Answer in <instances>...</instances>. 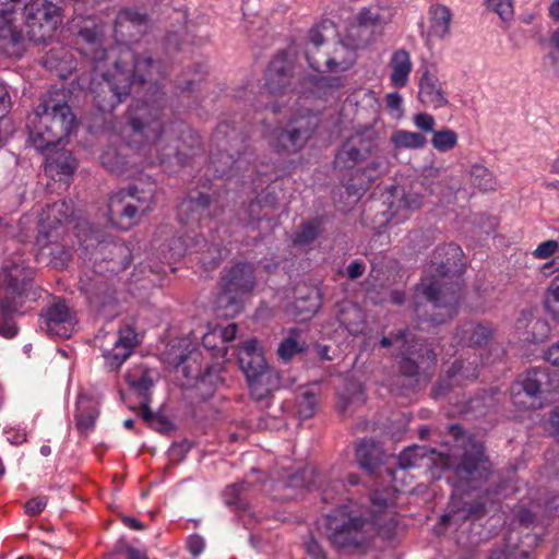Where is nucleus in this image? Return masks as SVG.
Returning a JSON list of instances; mask_svg holds the SVG:
<instances>
[{"mask_svg": "<svg viewBox=\"0 0 559 559\" xmlns=\"http://www.w3.org/2000/svg\"><path fill=\"white\" fill-rule=\"evenodd\" d=\"M170 259L177 260L183 257L188 252V246L181 237H175L171 239L169 246Z\"/></svg>", "mask_w": 559, "mask_h": 559, "instance_id": "bf43d9fd", "label": "nucleus"}, {"mask_svg": "<svg viewBox=\"0 0 559 559\" xmlns=\"http://www.w3.org/2000/svg\"><path fill=\"white\" fill-rule=\"evenodd\" d=\"M391 69L390 82L394 87L402 88L409 81V74L413 70L411 55L405 49L395 50L389 61Z\"/></svg>", "mask_w": 559, "mask_h": 559, "instance_id": "5701e85b", "label": "nucleus"}, {"mask_svg": "<svg viewBox=\"0 0 559 559\" xmlns=\"http://www.w3.org/2000/svg\"><path fill=\"white\" fill-rule=\"evenodd\" d=\"M487 5L496 12L502 21H509L513 16L512 0H487Z\"/></svg>", "mask_w": 559, "mask_h": 559, "instance_id": "8fccbe9b", "label": "nucleus"}, {"mask_svg": "<svg viewBox=\"0 0 559 559\" xmlns=\"http://www.w3.org/2000/svg\"><path fill=\"white\" fill-rule=\"evenodd\" d=\"M418 99L419 102L432 109L444 108L449 105L448 94L443 87V83L438 75L426 69L418 82Z\"/></svg>", "mask_w": 559, "mask_h": 559, "instance_id": "f3484780", "label": "nucleus"}, {"mask_svg": "<svg viewBox=\"0 0 559 559\" xmlns=\"http://www.w3.org/2000/svg\"><path fill=\"white\" fill-rule=\"evenodd\" d=\"M477 376L478 366L476 359L473 361L456 360L448 371L449 385L443 389L442 384H440L438 394L443 393L449 386L463 385L467 381L476 379Z\"/></svg>", "mask_w": 559, "mask_h": 559, "instance_id": "bb28decb", "label": "nucleus"}, {"mask_svg": "<svg viewBox=\"0 0 559 559\" xmlns=\"http://www.w3.org/2000/svg\"><path fill=\"white\" fill-rule=\"evenodd\" d=\"M100 160L103 166L111 173L121 175L126 171V162L115 148H108L100 156Z\"/></svg>", "mask_w": 559, "mask_h": 559, "instance_id": "a18cd8bd", "label": "nucleus"}, {"mask_svg": "<svg viewBox=\"0 0 559 559\" xmlns=\"http://www.w3.org/2000/svg\"><path fill=\"white\" fill-rule=\"evenodd\" d=\"M104 34L103 26L94 25L92 28L88 26H85L80 29L79 36L82 38L86 44H88L92 49L94 50L100 43V37Z\"/></svg>", "mask_w": 559, "mask_h": 559, "instance_id": "3c124183", "label": "nucleus"}, {"mask_svg": "<svg viewBox=\"0 0 559 559\" xmlns=\"http://www.w3.org/2000/svg\"><path fill=\"white\" fill-rule=\"evenodd\" d=\"M356 50L342 39L334 45L332 52L324 51L320 56H312V49L308 52L309 66L318 72H345L356 62Z\"/></svg>", "mask_w": 559, "mask_h": 559, "instance_id": "2eb2a0df", "label": "nucleus"}, {"mask_svg": "<svg viewBox=\"0 0 559 559\" xmlns=\"http://www.w3.org/2000/svg\"><path fill=\"white\" fill-rule=\"evenodd\" d=\"M11 107L9 92L2 83H0V119L5 116Z\"/></svg>", "mask_w": 559, "mask_h": 559, "instance_id": "0e129e2a", "label": "nucleus"}, {"mask_svg": "<svg viewBox=\"0 0 559 559\" xmlns=\"http://www.w3.org/2000/svg\"><path fill=\"white\" fill-rule=\"evenodd\" d=\"M299 331L296 329L289 330L288 336L284 338L277 349L281 359L287 361L297 353L304 350V343L299 342Z\"/></svg>", "mask_w": 559, "mask_h": 559, "instance_id": "4c0bfd02", "label": "nucleus"}, {"mask_svg": "<svg viewBox=\"0 0 559 559\" xmlns=\"http://www.w3.org/2000/svg\"><path fill=\"white\" fill-rule=\"evenodd\" d=\"M255 285L254 270L249 263H238L224 275L223 292L216 299V312L222 317H234L241 309V300Z\"/></svg>", "mask_w": 559, "mask_h": 559, "instance_id": "6e6552de", "label": "nucleus"}, {"mask_svg": "<svg viewBox=\"0 0 559 559\" xmlns=\"http://www.w3.org/2000/svg\"><path fill=\"white\" fill-rule=\"evenodd\" d=\"M424 204L423 195L419 193H404L399 200L397 205H392L391 217L388 223H401L406 221L411 214L419 210Z\"/></svg>", "mask_w": 559, "mask_h": 559, "instance_id": "c756f323", "label": "nucleus"}, {"mask_svg": "<svg viewBox=\"0 0 559 559\" xmlns=\"http://www.w3.org/2000/svg\"><path fill=\"white\" fill-rule=\"evenodd\" d=\"M316 477H318L316 467L307 466L300 474H287L280 484L287 487L311 486L317 484Z\"/></svg>", "mask_w": 559, "mask_h": 559, "instance_id": "58836bf2", "label": "nucleus"}, {"mask_svg": "<svg viewBox=\"0 0 559 559\" xmlns=\"http://www.w3.org/2000/svg\"><path fill=\"white\" fill-rule=\"evenodd\" d=\"M426 450L421 447H412L404 450L399 456V465L401 468H411L418 466L424 459Z\"/></svg>", "mask_w": 559, "mask_h": 559, "instance_id": "c03bdc74", "label": "nucleus"}, {"mask_svg": "<svg viewBox=\"0 0 559 559\" xmlns=\"http://www.w3.org/2000/svg\"><path fill=\"white\" fill-rule=\"evenodd\" d=\"M319 308V295L316 289H311L306 296L296 298L292 308V316L297 320H309Z\"/></svg>", "mask_w": 559, "mask_h": 559, "instance_id": "72a5a7b5", "label": "nucleus"}, {"mask_svg": "<svg viewBox=\"0 0 559 559\" xmlns=\"http://www.w3.org/2000/svg\"><path fill=\"white\" fill-rule=\"evenodd\" d=\"M430 28L429 36L444 38L450 33L452 21L451 10L443 4H433L429 9Z\"/></svg>", "mask_w": 559, "mask_h": 559, "instance_id": "7c9ffc66", "label": "nucleus"}, {"mask_svg": "<svg viewBox=\"0 0 559 559\" xmlns=\"http://www.w3.org/2000/svg\"><path fill=\"white\" fill-rule=\"evenodd\" d=\"M376 34L372 29L367 26L360 25L353 16L348 26L346 27L343 39L346 40L347 45L355 49L365 48L374 41Z\"/></svg>", "mask_w": 559, "mask_h": 559, "instance_id": "2f4dec72", "label": "nucleus"}, {"mask_svg": "<svg viewBox=\"0 0 559 559\" xmlns=\"http://www.w3.org/2000/svg\"><path fill=\"white\" fill-rule=\"evenodd\" d=\"M238 360L246 374L272 370L266 365L262 349L258 346L255 338L248 340L238 352Z\"/></svg>", "mask_w": 559, "mask_h": 559, "instance_id": "4be33fe9", "label": "nucleus"}, {"mask_svg": "<svg viewBox=\"0 0 559 559\" xmlns=\"http://www.w3.org/2000/svg\"><path fill=\"white\" fill-rule=\"evenodd\" d=\"M354 17L360 25L380 34L382 28L392 21L393 10L386 4L372 3L360 8Z\"/></svg>", "mask_w": 559, "mask_h": 559, "instance_id": "412c9836", "label": "nucleus"}, {"mask_svg": "<svg viewBox=\"0 0 559 559\" xmlns=\"http://www.w3.org/2000/svg\"><path fill=\"white\" fill-rule=\"evenodd\" d=\"M461 255L462 250L455 245L438 248L431 265V269L433 265L437 267L417 287V292L427 299L432 324H442L456 313L462 284L459 270H452V265L457 266L456 260L460 261Z\"/></svg>", "mask_w": 559, "mask_h": 559, "instance_id": "7ed1b4c3", "label": "nucleus"}, {"mask_svg": "<svg viewBox=\"0 0 559 559\" xmlns=\"http://www.w3.org/2000/svg\"><path fill=\"white\" fill-rule=\"evenodd\" d=\"M367 525L362 508L350 501L326 516L325 533L335 547H358L366 540Z\"/></svg>", "mask_w": 559, "mask_h": 559, "instance_id": "423d86ee", "label": "nucleus"}, {"mask_svg": "<svg viewBox=\"0 0 559 559\" xmlns=\"http://www.w3.org/2000/svg\"><path fill=\"white\" fill-rule=\"evenodd\" d=\"M46 506H47L46 497L40 496V497L32 498L24 506L25 513L29 516H36L44 511Z\"/></svg>", "mask_w": 559, "mask_h": 559, "instance_id": "13d9d810", "label": "nucleus"}, {"mask_svg": "<svg viewBox=\"0 0 559 559\" xmlns=\"http://www.w3.org/2000/svg\"><path fill=\"white\" fill-rule=\"evenodd\" d=\"M75 228L78 229L76 237L79 238L80 245L84 246L85 249L100 242V236L91 228L87 222L78 224Z\"/></svg>", "mask_w": 559, "mask_h": 559, "instance_id": "49530a36", "label": "nucleus"}, {"mask_svg": "<svg viewBox=\"0 0 559 559\" xmlns=\"http://www.w3.org/2000/svg\"><path fill=\"white\" fill-rule=\"evenodd\" d=\"M451 432L454 439L453 444L440 452L441 464L445 468L454 469L451 511H465V518H479L485 512L483 503L467 506L464 502V506L461 507V500L471 491L489 495L488 488H485L484 485L490 474V464L481 442L463 432L459 426H452Z\"/></svg>", "mask_w": 559, "mask_h": 559, "instance_id": "f03ea898", "label": "nucleus"}, {"mask_svg": "<svg viewBox=\"0 0 559 559\" xmlns=\"http://www.w3.org/2000/svg\"><path fill=\"white\" fill-rule=\"evenodd\" d=\"M19 4L21 0H0V50L13 58L22 57L26 49V36L17 24Z\"/></svg>", "mask_w": 559, "mask_h": 559, "instance_id": "f8f14e48", "label": "nucleus"}, {"mask_svg": "<svg viewBox=\"0 0 559 559\" xmlns=\"http://www.w3.org/2000/svg\"><path fill=\"white\" fill-rule=\"evenodd\" d=\"M250 393L255 400H263L280 385V379L274 370L246 374Z\"/></svg>", "mask_w": 559, "mask_h": 559, "instance_id": "393cba45", "label": "nucleus"}, {"mask_svg": "<svg viewBox=\"0 0 559 559\" xmlns=\"http://www.w3.org/2000/svg\"><path fill=\"white\" fill-rule=\"evenodd\" d=\"M156 185L134 186L120 190L110 197L108 203L109 218L119 229L128 230L140 219V212L151 210L155 201Z\"/></svg>", "mask_w": 559, "mask_h": 559, "instance_id": "0eeeda50", "label": "nucleus"}, {"mask_svg": "<svg viewBox=\"0 0 559 559\" xmlns=\"http://www.w3.org/2000/svg\"><path fill=\"white\" fill-rule=\"evenodd\" d=\"M70 218V206L66 201L56 202L52 205H48L40 215L39 219V233L37 241L43 246L46 245L44 241L52 237L58 236L59 225L67 223Z\"/></svg>", "mask_w": 559, "mask_h": 559, "instance_id": "6ab92c4d", "label": "nucleus"}, {"mask_svg": "<svg viewBox=\"0 0 559 559\" xmlns=\"http://www.w3.org/2000/svg\"><path fill=\"white\" fill-rule=\"evenodd\" d=\"M491 334L492 326L488 323L466 322L457 329L455 340L462 346H480L487 343Z\"/></svg>", "mask_w": 559, "mask_h": 559, "instance_id": "b1692460", "label": "nucleus"}, {"mask_svg": "<svg viewBox=\"0 0 559 559\" xmlns=\"http://www.w3.org/2000/svg\"><path fill=\"white\" fill-rule=\"evenodd\" d=\"M551 392L550 374L545 368H533L522 373L511 386V401L523 411L546 405Z\"/></svg>", "mask_w": 559, "mask_h": 559, "instance_id": "1a4fd4ad", "label": "nucleus"}, {"mask_svg": "<svg viewBox=\"0 0 559 559\" xmlns=\"http://www.w3.org/2000/svg\"><path fill=\"white\" fill-rule=\"evenodd\" d=\"M472 183L483 191H493L497 189V179L493 174L484 165L475 164L471 167Z\"/></svg>", "mask_w": 559, "mask_h": 559, "instance_id": "c9c22d12", "label": "nucleus"}, {"mask_svg": "<svg viewBox=\"0 0 559 559\" xmlns=\"http://www.w3.org/2000/svg\"><path fill=\"white\" fill-rule=\"evenodd\" d=\"M29 142L38 151L55 147L68 139L76 119L64 93L49 92L27 116Z\"/></svg>", "mask_w": 559, "mask_h": 559, "instance_id": "20e7f679", "label": "nucleus"}, {"mask_svg": "<svg viewBox=\"0 0 559 559\" xmlns=\"http://www.w3.org/2000/svg\"><path fill=\"white\" fill-rule=\"evenodd\" d=\"M187 546H188L189 551L193 556H198L203 551L205 543L201 536L192 535L189 537Z\"/></svg>", "mask_w": 559, "mask_h": 559, "instance_id": "680f3d73", "label": "nucleus"}, {"mask_svg": "<svg viewBox=\"0 0 559 559\" xmlns=\"http://www.w3.org/2000/svg\"><path fill=\"white\" fill-rule=\"evenodd\" d=\"M7 441L13 445H21L27 440V433L24 428L8 427L4 429Z\"/></svg>", "mask_w": 559, "mask_h": 559, "instance_id": "6e6d98bb", "label": "nucleus"}, {"mask_svg": "<svg viewBox=\"0 0 559 559\" xmlns=\"http://www.w3.org/2000/svg\"><path fill=\"white\" fill-rule=\"evenodd\" d=\"M545 305L551 311L559 310V276L555 277L549 284L545 296Z\"/></svg>", "mask_w": 559, "mask_h": 559, "instance_id": "603ef678", "label": "nucleus"}, {"mask_svg": "<svg viewBox=\"0 0 559 559\" xmlns=\"http://www.w3.org/2000/svg\"><path fill=\"white\" fill-rule=\"evenodd\" d=\"M31 293V280L19 265L5 266L0 274V335L10 338L16 334L13 314L23 312Z\"/></svg>", "mask_w": 559, "mask_h": 559, "instance_id": "39448f33", "label": "nucleus"}, {"mask_svg": "<svg viewBox=\"0 0 559 559\" xmlns=\"http://www.w3.org/2000/svg\"><path fill=\"white\" fill-rule=\"evenodd\" d=\"M356 459L362 469L372 473L381 463L382 450L373 440H362L356 449Z\"/></svg>", "mask_w": 559, "mask_h": 559, "instance_id": "c85d7f7f", "label": "nucleus"}, {"mask_svg": "<svg viewBox=\"0 0 559 559\" xmlns=\"http://www.w3.org/2000/svg\"><path fill=\"white\" fill-rule=\"evenodd\" d=\"M414 124L424 132H432L435 131L436 120L435 118L426 112H420L414 116L413 118Z\"/></svg>", "mask_w": 559, "mask_h": 559, "instance_id": "4d7b16f0", "label": "nucleus"}, {"mask_svg": "<svg viewBox=\"0 0 559 559\" xmlns=\"http://www.w3.org/2000/svg\"><path fill=\"white\" fill-rule=\"evenodd\" d=\"M459 142V134L449 128L435 130L431 138V145L438 152L447 153L452 151Z\"/></svg>", "mask_w": 559, "mask_h": 559, "instance_id": "e433bc0d", "label": "nucleus"}, {"mask_svg": "<svg viewBox=\"0 0 559 559\" xmlns=\"http://www.w3.org/2000/svg\"><path fill=\"white\" fill-rule=\"evenodd\" d=\"M316 405V395L311 392H305L302 400L298 404V413L300 416L308 418L313 415Z\"/></svg>", "mask_w": 559, "mask_h": 559, "instance_id": "5fc2aeb1", "label": "nucleus"}, {"mask_svg": "<svg viewBox=\"0 0 559 559\" xmlns=\"http://www.w3.org/2000/svg\"><path fill=\"white\" fill-rule=\"evenodd\" d=\"M395 501L393 490L386 488L383 491H373L370 496L371 502V519L376 522L377 514L381 513L389 506H392Z\"/></svg>", "mask_w": 559, "mask_h": 559, "instance_id": "79ce46f5", "label": "nucleus"}, {"mask_svg": "<svg viewBox=\"0 0 559 559\" xmlns=\"http://www.w3.org/2000/svg\"><path fill=\"white\" fill-rule=\"evenodd\" d=\"M74 312L61 300H53L43 310L39 326L48 335L68 338L72 335L76 325Z\"/></svg>", "mask_w": 559, "mask_h": 559, "instance_id": "ddd939ff", "label": "nucleus"}, {"mask_svg": "<svg viewBox=\"0 0 559 559\" xmlns=\"http://www.w3.org/2000/svg\"><path fill=\"white\" fill-rule=\"evenodd\" d=\"M94 53L95 76L90 88L95 95L96 106L103 111L112 110L132 90L136 94H151L150 99L138 102L129 110L132 141L144 155H150L148 164L156 160L164 163L171 154H181L182 147L179 145H175L170 152L159 154L169 145V138L159 121L160 97L157 96L156 82L160 74L151 57L140 58L132 48L122 44L111 47L100 56L96 50Z\"/></svg>", "mask_w": 559, "mask_h": 559, "instance_id": "f257e3e1", "label": "nucleus"}, {"mask_svg": "<svg viewBox=\"0 0 559 559\" xmlns=\"http://www.w3.org/2000/svg\"><path fill=\"white\" fill-rule=\"evenodd\" d=\"M76 169V160L69 151H58L46 158L45 171L51 178L58 175L71 176Z\"/></svg>", "mask_w": 559, "mask_h": 559, "instance_id": "cd10ccee", "label": "nucleus"}, {"mask_svg": "<svg viewBox=\"0 0 559 559\" xmlns=\"http://www.w3.org/2000/svg\"><path fill=\"white\" fill-rule=\"evenodd\" d=\"M380 343L383 347L395 345L400 348L401 355L404 358L402 369L405 374L413 376L417 372V364L413 360V356L415 355V350L413 348L415 345L409 344L411 340L408 338V332H400L394 340L384 336Z\"/></svg>", "mask_w": 559, "mask_h": 559, "instance_id": "a878e982", "label": "nucleus"}, {"mask_svg": "<svg viewBox=\"0 0 559 559\" xmlns=\"http://www.w3.org/2000/svg\"><path fill=\"white\" fill-rule=\"evenodd\" d=\"M365 272V264L361 261H354L347 267V276L350 280L360 277Z\"/></svg>", "mask_w": 559, "mask_h": 559, "instance_id": "338daca9", "label": "nucleus"}, {"mask_svg": "<svg viewBox=\"0 0 559 559\" xmlns=\"http://www.w3.org/2000/svg\"><path fill=\"white\" fill-rule=\"evenodd\" d=\"M515 333L520 341L544 342L550 334L548 322L531 312H522L515 322Z\"/></svg>", "mask_w": 559, "mask_h": 559, "instance_id": "aec40b11", "label": "nucleus"}, {"mask_svg": "<svg viewBox=\"0 0 559 559\" xmlns=\"http://www.w3.org/2000/svg\"><path fill=\"white\" fill-rule=\"evenodd\" d=\"M24 25L34 43L50 39L61 24V9L48 0H32L24 5Z\"/></svg>", "mask_w": 559, "mask_h": 559, "instance_id": "9d476101", "label": "nucleus"}, {"mask_svg": "<svg viewBox=\"0 0 559 559\" xmlns=\"http://www.w3.org/2000/svg\"><path fill=\"white\" fill-rule=\"evenodd\" d=\"M306 551L313 557L314 559H324L325 554L321 545L314 540L313 538H310L306 543Z\"/></svg>", "mask_w": 559, "mask_h": 559, "instance_id": "e2e57ef3", "label": "nucleus"}, {"mask_svg": "<svg viewBox=\"0 0 559 559\" xmlns=\"http://www.w3.org/2000/svg\"><path fill=\"white\" fill-rule=\"evenodd\" d=\"M145 23V16L138 11L122 10L118 13L115 21V33L123 35L122 28L127 26L139 27Z\"/></svg>", "mask_w": 559, "mask_h": 559, "instance_id": "ea45409f", "label": "nucleus"}, {"mask_svg": "<svg viewBox=\"0 0 559 559\" xmlns=\"http://www.w3.org/2000/svg\"><path fill=\"white\" fill-rule=\"evenodd\" d=\"M557 251H559V242L550 239L539 243L533 251V257L545 260L552 257Z\"/></svg>", "mask_w": 559, "mask_h": 559, "instance_id": "864d4df0", "label": "nucleus"}, {"mask_svg": "<svg viewBox=\"0 0 559 559\" xmlns=\"http://www.w3.org/2000/svg\"><path fill=\"white\" fill-rule=\"evenodd\" d=\"M325 29L324 25L316 26L309 32V43L306 48V56L308 57V52L312 49V56H320L324 51H321L320 48L325 44V35L323 31Z\"/></svg>", "mask_w": 559, "mask_h": 559, "instance_id": "de8ad7c7", "label": "nucleus"}, {"mask_svg": "<svg viewBox=\"0 0 559 559\" xmlns=\"http://www.w3.org/2000/svg\"><path fill=\"white\" fill-rule=\"evenodd\" d=\"M390 142L395 150H418L427 144V139L419 132L399 129L391 134Z\"/></svg>", "mask_w": 559, "mask_h": 559, "instance_id": "473e14b6", "label": "nucleus"}, {"mask_svg": "<svg viewBox=\"0 0 559 559\" xmlns=\"http://www.w3.org/2000/svg\"><path fill=\"white\" fill-rule=\"evenodd\" d=\"M88 404L87 401H79L76 407V427L83 432L93 428L97 416L96 411L91 408Z\"/></svg>", "mask_w": 559, "mask_h": 559, "instance_id": "a19ab883", "label": "nucleus"}, {"mask_svg": "<svg viewBox=\"0 0 559 559\" xmlns=\"http://www.w3.org/2000/svg\"><path fill=\"white\" fill-rule=\"evenodd\" d=\"M317 120L311 114L296 117L284 129H274L267 135L269 144L277 152L296 153L305 146L312 134Z\"/></svg>", "mask_w": 559, "mask_h": 559, "instance_id": "9b49d317", "label": "nucleus"}, {"mask_svg": "<svg viewBox=\"0 0 559 559\" xmlns=\"http://www.w3.org/2000/svg\"><path fill=\"white\" fill-rule=\"evenodd\" d=\"M126 381L141 395H145L153 385L148 371L142 366L129 369L126 373Z\"/></svg>", "mask_w": 559, "mask_h": 559, "instance_id": "f704fd0d", "label": "nucleus"}, {"mask_svg": "<svg viewBox=\"0 0 559 559\" xmlns=\"http://www.w3.org/2000/svg\"><path fill=\"white\" fill-rule=\"evenodd\" d=\"M545 359L552 366L559 368V342L548 348L545 353Z\"/></svg>", "mask_w": 559, "mask_h": 559, "instance_id": "774afa93", "label": "nucleus"}, {"mask_svg": "<svg viewBox=\"0 0 559 559\" xmlns=\"http://www.w3.org/2000/svg\"><path fill=\"white\" fill-rule=\"evenodd\" d=\"M293 62L287 55L282 52L274 57L265 72V90L261 93L260 100L265 107L273 96L284 94L290 83Z\"/></svg>", "mask_w": 559, "mask_h": 559, "instance_id": "dca6fc26", "label": "nucleus"}, {"mask_svg": "<svg viewBox=\"0 0 559 559\" xmlns=\"http://www.w3.org/2000/svg\"><path fill=\"white\" fill-rule=\"evenodd\" d=\"M319 234V224L317 222H306L300 226L294 242L296 245L305 246L316 239Z\"/></svg>", "mask_w": 559, "mask_h": 559, "instance_id": "09e8293b", "label": "nucleus"}, {"mask_svg": "<svg viewBox=\"0 0 559 559\" xmlns=\"http://www.w3.org/2000/svg\"><path fill=\"white\" fill-rule=\"evenodd\" d=\"M136 345L138 340L134 329L130 325L120 328L114 347L105 349L103 353L106 367L110 370L119 369L130 357Z\"/></svg>", "mask_w": 559, "mask_h": 559, "instance_id": "a211bd4d", "label": "nucleus"}, {"mask_svg": "<svg viewBox=\"0 0 559 559\" xmlns=\"http://www.w3.org/2000/svg\"><path fill=\"white\" fill-rule=\"evenodd\" d=\"M216 334L221 340L226 343L235 340L237 334V325L235 323H230L225 328H215Z\"/></svg>", "mask_w": 559, "mask_h": 559, "instance_id": "052dcab7", "label": "nucleus"}, {"mask_svg": "<svg viewBox=\"0 0 559 559\" xmlns=\"http://www.w3.org/2000/svg\"><path fill=\"white\" fill-rule=\"evenodd\" d=\"M373 130L370 127H361L355 130L343 144L335 156V165L341 169L354 168L371 152Z\"/></svg>", "mask_w": 559, "mask_h": 559, "instance_id": "4468645a", "label": "nucleus"}, {"mask_svg": "<svg viewBox=\"0 0 559 559\" xmlns=\"http://www.w3.org/2000/svg\"><path fill=\"white\" fill-rule=\"evenodd\" d=\"M210 206V198L204 193H199L197 198L190 197L181 202L179 211L181 215L189 216V212H195L199 216H202L203 213Z\"/></svg>", "mask_w": 559, "mask_h": 559, "instance_id": "37998d69", "label": "nucleus"}, {"mask_svg": "<svg viewBox=\"0 0 559 559\" xmlns=\"http://www.w3.org/2000/svg\"><path fill=\"white\" fill-rule=\"evenodd\" d=\"M403 99L399 93H390L386 95V106L391 111H402Z\"/></svg>", "mask_w": 559, "mask_h": 559, "instance_id": "69168bd1", "label": "nucleus"}]
</instances>
